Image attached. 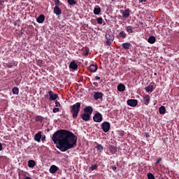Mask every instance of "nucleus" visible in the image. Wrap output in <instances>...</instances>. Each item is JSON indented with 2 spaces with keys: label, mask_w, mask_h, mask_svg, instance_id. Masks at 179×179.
<instances>
[{
  "label": "nucleus",
  "mask_w": 179,
  "mask_h": 179,
  "mask_svg": "<svg viewBox=\"0 0 179 179\" xmlns=\"http://www.w3.org/2000/svg\"><path fill=\"white\" fill-rule=\"evenodd\" d=\"M52 141L57 145L59 150L66 152L76 145L78 137L71 131L60 129L53 134Z\"/></svg>",
  "instance_id": "f257e3e1"
},
{
  "label": "nucleus",
  "mask_w": 179,
  "mask_h": 179,
  "mask_svg": "<svg viewBox=\"0 0 179 179\" xmlns=\"http://www.w3.org/2000/svg\"><path fill=\"white\" fill-rule=\"evenodd\" d=\"M70 113L72 114L73 118H77L80 111V103L77 102L73 106H70Z\"/></svg>",
  "instance_id": "f03ea898"
},
{
  "label": "nucleus",
  "mask_w": 179,
  "mask_h": 179,
  "mask_svg": "<svg viewBox=\"0 0 179 179\" xmlns=\"http://www.w3.org/2000/svg\"><path fill=\"white\" fill-rule=\"evenodd\" d=\"M106 38V44L108 46L111 45L113 44V41H114V36L110 35V34H106L105 36Z\"/></svg>",
  "instance_id": "7ed1b4c3"
},
{
  "label": "nucleus",
  "mask_w": 179,
  "mask_h": 179,
  "mask_svg": "<svg viewBox=\"0 0 179 179\" xmlns=\"http://www.w3.org/2000/svg\"><path fill=\"white\" fill-rule=\"evenodd\" d=\"M101 129L103 131V132L107 133L108 131H110V128H111V126L110 124V122H103L101 124Z\"/></svg>",
  "instance_id": "20e7f679"
},
{
  "label": "nucleus",
  "mask_w": 179,
  "mask_h": 179,
  "mask_svg": "<svg viewBox=\"0 0 179 179\" xmlns=\"http://www.w3.org/2000/svg\"><path fill=\"white\" fill-rule=\"evenodd\" d=\"M94 122H101L103 121V115L100 113H96L93 117Z\"/></svg>",
  "instance_id": "39448f33"
},
{
  "label": "nucleus",
  "mask_w": 179,
  "mask_h": 179,
  "mask_svg": "<svg viewBox=\"0 0 179 179\" xmlns=\"http://www.w3.org/2000/svg\"><path fill=\"white\" fill-rule=\"evenodd\" d=\"M48 95H49V100L50 101H55L56 99H58V94H55L54 92L52 91H49Z\"/></svg>",
  "instance_id": "423d86ee"
},
{
  "label": "nucleus",
  "mask_w": 179,
  "mask_h": 179,
  "mask_svg": "<svg viewBox=\"0 0 179 179\" xmlns=\"http://www.w3.org/2000/svg\"><path fill=\"white\" fill-rule=\"evenodd\" d=\"M127 106H129L130 107H136V106H138V100L136 99L127 100Z\"/></svg>",
  "instance_id": "0eeeda50"
},
{
  "label": "nucleus",
  "mask_w": 179,
  "mask_h": 179,
  "mask_svg": "<svg viewBox=\"0 0 179 179\" xmlns=\"http://www.w3.org/2000/svg\"><path fill=\"white\" fill-rule=\"evenodd\" d=\"M49 171L51 174H55V173H57V171H58V167L55 165H52L50 167Z\"/></svg>",
  "instance_id": "6e6552de"
},
{
  "label": "nucleus",
  "mask_w": 179,
  "mask_h": 179,
  "mask_svg": "<svg viewBox=\"0 0 179 179\" xmlns=\"http://www.w3.org/2000/svg\"><path fill=\"white\" fill-rule=\"evenodd\" d=\"M108 149L110 155H115V153H117V147L114 145H110Z\"/></svg>",
  "instance_id": "1a4fd4ad"
},
{
  "label": "nucleus",
  "mask_w": 179,
  "mask_h": 179,
  "mask_svg": "<svg viewBox=\"0 0 179 179\" xmlns=\"http://www.w3.org/2000/svg\"><path fill=\"white\" fill-rule=\"evenodd\" d=\"M94 100H99V99H103V93L101 92H94Z\"/></svg>",
  "instance_id": "9d476101"
},
{
  "label": "nucleus",
  "mask_w": 179,
  "mask_h": 179,
  "mask_svg": "<svg viewBox=\"0 0 179 179\" xmlns=\"http://www.w3.org/2000/svg\"><path fill=\"white\" fill-rule=\"evenodd\" d=\"M54 13H55V15H57V16H59V15H61V13H62V11L61 10V8H59V7L56 6L54 8Z\"/></svg>",
  "instance_id": "9b49d317"
},
{
  "label": "nucleus",
  "mask_w": 179,
  "mask_h": 179,
  "mask_svg": "<svg viewBox=\"0 0 179 179\" xmlns=\"http://www.w3.org/2000/svg\"><path fill=\"white\" fill-rule=\"evenodd\" d=\"M70 69H73V71H76L78 69V64L75 62H71L69 64Z\"/></svg>",
  "instance_id": "f8f14e48"
},
{
  "label": "nucleus",
  "mask_w": 179,
  "mask_h": 179,
  "mask_svg": "<svg viewBox=\"0 0 179 179\" xmlns=\"http://www.w3.org/2000/svg\"><path fill=\"white\" fill-rule=\"evenodd\" d=\"M84 111L85 113H87L86 114L92 115V113H93V108L91 106H87L85 108H84Z\"/></svg>",
  "instance_id": "ddd939ff"
},
{
  "label": "nucleus",
  "mask_w": 179,
  "mask_h": 179,
  "mask_svg": "<svg viewBox=\"0 0 179 179\" xmlns=\"http://www.w3.org/2000/svg\"><path fill=\"white\" fill-rule=\"evenodd\" d=\"M118 38H127V33L124 31H121L117 36Z\"/></svg>",
  "instance_id": "4468645a"
},
{
  "label": "nucleus",
  "mask_w": 179,
  "mask_h": 179,
  "mask_svg": "<svg viewBox=\"0 0 179 179\" xmlns=\"http://www.w3.org/2000/svg\"><path fill=\"white\" fill-rule=\"evenodd\" d=\"M150 101V96L149 95H146L143 97V103L145 106H149V102Z\"/></svg>",
  "instance_id": "2eb2a0df"
},
{
  "label": "nucleus",
  "mask_w": 179,
  "mask_h": 179,
  "mask_svg": "<svg viewBox=\"0 0 179 179\" xmlns=\"http://www.w3.org/2000/svg\"><path fill=\"white\" fill-rule=\"evenodd\" d=\"M81 118L83 121H89V120H90V115L88 113H83L81 115Z\"/></svg>",
  "instance_id": "dca6fc26"
},
{
  "label": "nucleus",
  "mask_w": 179,
  "mask_h": 179,
  "mask_svg": "<svg viewBox=\"0 0 179 179\" xmlns=\"http://www.w3.org/2000/svg\"><path fill=\"white\" fill-rule=\"evenodd\" d=\"M45 20V16L44 15H40L37 18H36V22L38 23H43Z\"/></svg>",
  "instance_id": "f3484780"
},
{
  "label": "nucleus",
  "mask_w": 179,
  "mask_h": 179,
  "mask_svg": "<svg viewBox=\"0 0 179 179\" xmlns=\"http://www.w3.org/2000/svg\"><path fill=\"white\" fill-rule=\"evenodd\" d=\"M35 166H36V161L33 159H30L28 161V167H29V169H33V167H35Z\"/></svg>",
  "instance_id": "a211bd4d"
},
{
  "label": "nucleus",
  "mask_w": 179,
  "mask_h": 179,
  "mask_svg": "<svg viewBox=\"0 0 179 179\" xmlns=\"http://www.w3.org/2000/svg\"><path fill=\"white\" fill-rule=\"evenodd\" d=\"M34 140L36 142H41V132H38L37 134H35Z\"/></svg>",
  "instance_id": "6ab92c4d"
},
{
  "label": "nucleus",
  "mask_w": 179,
  "mask_h": 179,
  "mask_svg": "<svg viewBox=\"0 0 179 179\" xmlns=\"http://www.w3.org/2000/svg\"><path fill=\"white\" fill-rule=\"evenodd\" d=\"M148 41L150 44H155V43H156V37L151 36L148 38Z\"/></svg>",
  "instance_id": "aec40b11"
},
{
  "label": "nucleus",
  "mask_w": 179,
  "mask_h": 179,
  "mask_svg": "<svg viewBox=\"0 0 179 179\" xmlns=\"http://www.w3.org/2000/svg\"><path fill=\"white\" fill-rule=\"evenodd\" d=\"M90 71L91 72H92V73H94V72L97 71V66L94 65V64H91L90 66Z\"/></svg>",
  "instance_id": "412c9836"
},
{
  "label": "nucleus",
  "mask_w": 179,
  "mask_h": 179,
  "mask_svg": "<svg viewBox=\"0 0 179 179\" xmlns=\"http://www.w3.org/2000/svg\"><path fill=\"white\" fill-rule=\"evenodd\" d=\"M101 12V8L99 6H96L94 8V15H100V13Z\"/></svg>",
  "instance_id": "4be33fe9"
},
{
  "label": "nucleus",
  "mask_w": 179,
  "mask_h": 179,
  "mask_svg": "<svg viewBox=\"0 0 179 179\" xmlns=\"http://www.w3.org/2000/svg\"><path fill=\"white\" fill-rule=\"evenodd\" d=\"M118 92H125V85L124 84H119L117 85Z\"/></svg>",
  "instance_id": "5701e85b"
},
{
  "label": "nucleus",
  "mask_w": 179,
  "mask_h": 179,
  "mask_svg": "<svg viewBox=\"0 0 179 179\" xmlns=\"http://www.w3.org/2000/svg\"><path fill=\"white\" fill-rule=\"evenodd\" d=\"M129 10H124L122 14V17H129Z\"/></svg>",
  "instance_id": "b1692460"
},
{
  "label": "nucleus",
  "mask_w": 179,
  "mask_h": 179,
  "mask_svg": "<svg viewBox=\"0 0 179 179\" xmlns=\"http://www.w3.org/2000/svg\"><path fill=\"white\" fill-rule=\"evenodd\" d=\"M126 30L129 34H131V33H134V27L132 26H127L126 27Z\"/></svg>",
  "instance_id": "393cba45"
},
{
  "label": "nucleus",
  "mask_w": 179,
  "mask_h": 179,
  "mask_svg": "<svg viewBox=\"0 0 179 179\" xmlns=\"http://www.w3.org/2000/svg\"><path fill=\"white\" fill-rule=\"evenodd\" d=\"M122 48H124V50L129 49V47H131V43H124L122 45Z\"/></svg>",
  "instance_id": "a878e982"
},
{
  "label": "nucleus",
  "mask_w": 179,
  "mask_h": 179,
  "mask_svg": "<svg viewBox=\"0 0 179 179\" xmlns=\"http://www.w3.org/2000/svg\"><path fill=\"white\" fill-rule=\"evenodd\" d=\"M159 114H166V107H164V106H162L159 108Z\"/></svg>",
  "instance_id": "bb28decb"
},
{
  "label": "nucleus",
  "mask_w": 179,
  "mask_h": 179,
  "mask_svg": "<svg viewBox=\"0 0 179 179\" xmlns=\"http://www.w3.org/2000/svg\"><path fill=\"white\" fill-rule=\"evenodd\" d=\"M12 92L13 94H16V95L19 94V88L17 87H15L13 88Z\"/></svg>",
  "instance_id": "cd10ccee"
},
{
  "label": "nucleus",
  "mask_w": 179,
  "mask_h": 179,
  "mask_svg": "<svg viewBox=\"0 0 179 179\" xmlns=\"http://www.w3.org/2000/svg\"><path fill=\"white\" fill-rule=\"evenodd\" d=\"M145 91L152 93V92H153V85H150L145 87Z\"/></svg>",
  "instance_id": "c85d7f7f"
},
{
  "label": "nucleus",
  "mask_w": 179,
  "mask_h": 179,
  "mask_svg": "<svg viewBox=\"0 0 179 179\" xmlns=\"http://www.w3.org/2000/svg\"><path fill=\"white\" fill-rule=\"evenodd\" d=\"M95 148L99 152H101L102 150H104V148H103V145H101V144H98Z\"/></svg>",
  "instance_id": "c756f323"
},
{
  "label": "nucleus",
  "mask_w": 179,
  "mask_h": 179,
  "mask_svg": "<svg viewBox=\"0 0 179 179\" xmlns=\"http://www.w3.org/2000/svg\"><path fill=\"white\" fill-rule=\"evenodd\" d=\"M35 120L37 122H43V117L40 115H37L35 117Z\"/></svg>",
  "instance_id": "7c9ffc66"
},
{
  "label": "nucleus",
  "mask_w": 179,
  "mask_h": 179,
  "mask_svg": "<svg viewBox=\"0 0 179 179\" xmlns=\"http://www.w3.org/2000/svg\"><path fill=\"white\" fill-rule=\"evenodd\" d=\"M67 2L69 5H71V6L73 5H76V1H75V0H67Z\"/></svg>",
  "instance_id": "2f4dec72"
},
{
  "label": "nucleus",
  "mask_w": 179,
  "mask_h": 179,
  "mask_svg": "<svg viewBox=\"0 0 179 179\" xmlns=\"http://www.w3.org/2000/svg\"><path fill=\"white\" fill-rule=\"evenodd\" d=\"M148 179H155V176L152 173H148L147 174Z\"/></svg>",
  "instance_id": "473e14b6"
},
{
  "label": "nucleus",
  "mask_w": 179,
  "mask_h": 179,
  "mask_svg": "<svg viewBox=\"0 0 179 179\" xmlns=\"http://www.w3.org/2000/svg\"><path fill=\"white\" fill-rule=\"evenodd\" d=\"M96 22L98 24H103V18L102 17L96 18Z\"/></svg>",
  "instance_id": "72a5a7b5"
},
{
  "label": "nucleus",
  "mask_w": 179,
  "mask_h": 179,
  "mask_svg": "<svg viewBox=\"0 0 179 179\" xmlns=\"http://www.w3.org/2000/svg\"><path fill=\"white\" fill-rule=\"evenodd\" d=\"M13 65H15V64L14 63H10V62H8V63L6 64V68H12V66H13Z\"/></svg>",
  "instance_id": "f704fd0d"
},
{
  "label": "nucleus",
  "mask_w": 179,
  "mask_h": 179,
  "mask_svg": "<svg viewBox=\"0 0 179 179\" xmlns=\"http://www.w3.org/2000/svg\"><path fill=\"white\" fill-rule=\"evenodd\" d=\"M96 169H97V165L96 164L92 165L90 167V170H92V171H93L94 170H96Z\"/></svg>",
  "instance_id": "c9c22d12"
},
{
  "label": "nucleus",
  "mask_w": 179,
  "mask_h": 179,
  "mask_svg": "<svg viewBox=\"0 0 179 179\" xmlns=\"http://www.w3.org/2000/svg\"><path fill=\"white\" fill-rule=\"evenodd\" d=\"M55 107H61V103L58 101H55Z\"/></svg>",
  "instance_id": "e433bc0d"
},
{
  "label": "nucleus",
  "mask_w": 179,
  "mask_h": 179,
  "mask_svg": "<svg viewBox=\"0 0 179 179\" xmlns=\"http://www.w3.org/2000/svg\"><path fill=\"white\" fill-rule=\"evenodd\" d=\"M59 111V108H53V113H58Z\"/></svg>",
  "instance_id": "4c0bfd02"
},
{
  "label": "nucleus",
  "mask_w": 179,
  "mask_h": 179,
  "mask_svg": "<svg viewBox=\"0 0 179 179\" xmlns=\"http://www.w3.org/2000/svg\"><path fill=\"white\" fill-rule=\"evenodd\" d=\"M161 162H162V158H158V159L156 160V164H159Z\"/></svg>",
  "instance_id": "58836bf2"
},
{
  "label": "nucleus",
  "mask_w": 179,
  "mask_h": 179,
  "mask_svg": "<svg viewBox=\"0 0 179 179\" xmlns=\"http://www.w3.org/2000/svg\"><path fill=\"white\" fill-rule=\"evenodd\" d=\"M111 169H112V170H113V171H115V170H117V166H111Z\"/></svg>",
  "instance_id": "ea45409f"
},
{
  "label": "nucleus",
  "mask_w": 179,
  "mask_h": 179,
  "mask_svg": "<svg viewBox=\"0 0 179 179\" xmlns=\"http://www.w3.org/2000/svg\"><path fill=\"white\" fill-rule=\"evenodd\" d=\"M55 5H59V0H55Z\"/></svg>",
  "instance_id": "a19ab883"
},
{
  "label": "nucleus",
  "mask_w": 179,
  "mask_h": 179,
  "mask_svg": "<svg viewBox=\"0 0 179 179\" xmlns=\"http://www.w3.org/2000/svg\"><path fill=\"white\" fill-rule=\"evenodd\" d=\"M95 79H96V80H100V77L96 76V77H95Z\"/></svg>",
  "instance_id": "79ce46f5"
},
{
  "label": "nucleus",
  "mask_w": 179,
  "mask_h": 179,
  "mask_svg": "<svg viewBox=\"0 0 179 179\" xmlns=\"http://www.w3.org/2000/svg\"><path fill=\"white\" fill-rule=\"evenodd\" d=\"M3 148H2V143H0V152L1 150H2Z\"/></svg>",
  "instance_id": "37998d69"
},
{
  "label": "nucleus",
  "mask_w": 179,
  "mask_h": 179,
  "mask_svg": "<svg viewBox=\"0 0 179 179\" xmlns=\"http://www.w3.org/2000/svg\"><path fill=\"white\" fill-rule=\"evenodd\" d=\"M139 2L143 3V2H146V0H138Z\"/></svg>",
  "instance_id": "c03bdc74"
},
{
  "label": "nucleus",
  "mask_w": 179,
  "mask_h": 179,
  "mask_svg": "<svg viewBox=\"0 0 179 179\" xmlns=\"http://www.w3.org/2000/svg\"><path fill=\"white\" fill-rule=\"evenodd\" d=\"M85 57H87V55H89V52H86L85 53Z\"/></svg>",
  "instance_id": "a18cd8bd"
},
{
  "label": "nucleus",
  "mask_w": 179,
  "mask_h": 179,
  "mask_svg": "<svg viewBox=\"0 0 179 179\" xmlns=\"http://www.w3.org/2000/svg\"><path fill=\"white\" fill-rule=\"evenodd\" d=\"M24 179H31V178L29 177V176H27L24 178Z\"/></svg>",
  "instance_id": "49530a36"
},
{
  "label": "nucleus",
  "mask_w": 179,
  "mask_h": 179,
  "mask_svg": "<svg viewBox=\"0 0 179 179\" xmlns=\"http://www.w3.org/2000/svg\"><path fill=\"white\" fill-rule=\"evenodd\" d=\"M45 99H48V94L45 95Z\"/></svg>",
  "instance_id": "de8ad7c7"
},
{
  "label": "nucleus",
  "mask_w": 179,
  "mask_h": 179,
  "mask_svg": "<svg viewBox=\"0 0 179 179\" xmlns=\"http://www.w3.org/2000/svg\"><path fill=\"white\" fill-rule=\"evenodd\" d=\"M154 75L156 76V75H157V73H155Z\"/></svg>",
  "instance_id": "09e8293b"
},
{
  "label": "nucleus",
  "mask_w": 179,
  "mask_h": 179,
  "mask_svg": "<svg viewBox=\"0 0 179 179\" xmlns=\"http://www.w3.org/2000/svg\"><path fill=\"white\" fill-rule=\"evenodd\" d=\"M42 138L44 139L45 138V136H43Z\"/></svg>",
  "instance_id": "8fccbe9b"
},
{
  "label": "nucleus",
  "mask_w": 179,
  "mask_h": 179,
  "mask_svg": "<svg viewBox=\"0 0 179 179\" xmlns=\"http://www.w3.org/2000/svg\"><path fill=\"white\" fill-rule=\"evenodd\" d=\"M0 5H1V0H0Z\"/></svg>",
  "instance_id": "3c124183"
}]
</instances>
